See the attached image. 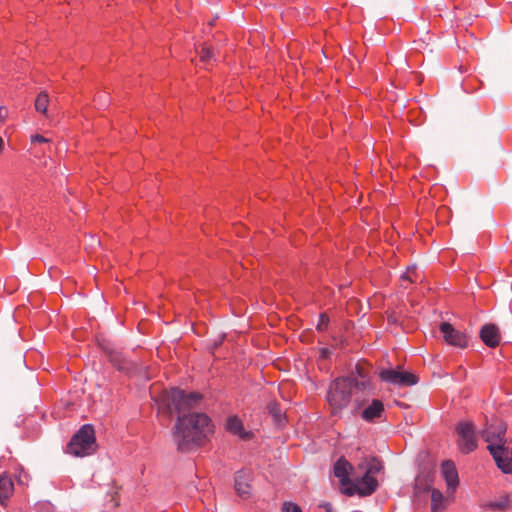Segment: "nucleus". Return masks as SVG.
Instances as JSON below:
<instances>
[{"instance_id": "nucleus-1", "label": "nucleus", "mask_w": 512, "mask_h": 512, "mask_svg": "<svg viewBox=\"0 0 512 512\" xmlns=\"http://www.w3.org/2000/svg\"><path fill=\"white\" fill-rule=\"evenodd\" d=\"M166 398L179 414L172 431L178 450L186 452L200 446L213 431L211 420L204 413L192 412L186 414V412L200 405L201 394L197 392L186 393L179 388H172Z\"/></svg>"}, {"instance_id": "nucleus-2", "label": "nucleus", "mask_w": 512, "mask_h": 512, "mask_svg": "<svg viewBox=\"0 0 512 512\" xmlns=\"http://www.w3.org/2000/svg\"><path fill=\"white\" fill-rule=\"evenodd\" d=\"M358 377L355 375L336 378L330 385L327 392V401L333 415H339L346 408L351 400L358 394L371 395L374 387L370 380L357 368ZM358 402V398H356Z\"/></svg>"}, {"instance_id": "nucleus-3", "label": "nucleus", "mask_w": 512, "mask_h": 512, "mask_svg": "<svg viewBox=\"0 0 512 512\" xmlns=\"http://www.w3.org/2000/svg\"><path fill=\"white\" fill-rule=\"evenodd\" d=\"M382 469L381 462L376 458H371L360 463L357 471L352 473L351 484L344 490V494L352 496L358 494L360 496L371 495L378 486L376 474Z\"/></svg>"}, {"instance_id": "nucleus-4", "label": "nucleus", "mask_w": 512, "mask_h": 512, "mask_svg": "<svg viewBox=\"0 0 512 512\" xmlns=\"http://www.w3.org/2000/svg\"><path fill=\"white\" fill-rule=\"evenodd\" d=\"M95 450V432L94 428L89 424L83 425L71 438L67 445V453L76 457H84L90 455Z\"/></svg>"}, {"instance_id": "nucleus-5", "label": "nucleus", "mask_w": 512, "mask_h": 512, "mask_svg": "<svg viewBox=\"0 0 512 512\" xmlns=\"http://www.w3.org/2000/svg\"><path fill=\"white\" fill-rule=\"evenodd\" d=\"M457 434V446L463 454H469L476 450L478 438L475 425L472 421H461L455 428Z\"/></svg>"}, {"instance_id": "nucleus-6", "label": "nucleus", "mask_w": 512, "mask_h": 512, "mask_svg": "<svg viewBox=\"0 0 512 512\" xmlns=\"http://www.w3.org/2000/svg\"><path fill=\"white\" fill-rule=\"evenodd\" d=\"M378 376L386 384L397 387L411 386L418 381L414 374L402 371L399 368H381L378 371Z\"/></svg>"}, {"instance_id": "nucleus-7", "label": "nucleus", "mask_w": 512, "mask_h": 512, "mask_svg": "<svg viewBox=\"0 0 512 512\" xmlns=\"http://www.w3.org/2000/svg\"><path fill=\"white\" fill-rule=\"evenodd\" d=\"M490 454L495 460L497 467L507 474H512V443L509 441L503 445L487 446Z\"/></svg>"}, {"instance_id": "nucleus-8", "label": "nucleus", "mask_w": 512, "mask_h": 512, "mask_svg": "<svg viewBox=\"0 0 512 512\" xmlns=\"http://www.w3.org/2000/svg\"><path fill=\"white\" fill-rule=\"evenodd\" d=\"M507 427L504 422L500 420H495L482 431L483 439L488 443V446L493 444L495 445H503L509 442L505 438Z\"/></svg>"}, {"instance_id": "nucleus-9", "label": "nucleus", "mask_w": 512, "mask_h": 512, "mask_svg": "<svg viewBox=\"0 0 512 512\" xmlns=\"http://www.w3.org/2000/svg\"><path fill=\"white\" fill-rule=\"evenodd\" d=\"M439 329L448 344L459 348H465L468 345L467 336L456 330L450 323L442 322Z\"/></svg>"}, {"instance_id": "nucleus-10", "label": "nucleus", "mask_w": 512, "mask_h": 512, "mask_svg": "<svg viewBox=\"0 0 512 512\" xmlns=\"http://www.w3.org/2000/svg\"><path fill=\"white\" fill-rule=\"evenodd\" d=\"M333 471L334 476L339 479V482L344 491L345 488L351 484L352 473L355 471L352 469L351 464L344 458L337 460V462L334 464Z\"/></svg>"}, {"instance_id": "nucleus-11", "label": "nucleus", "mask_w": 512, "mask_h": 512, "mask_svg": "<svg viewBox=\"0 0 512 512\" xmlns=\"http://www.w3.org/2000/svg\"><path fill=\"white\" fill-rule=\"evenodd\" d=\"M225 429L230 434L237 436L244 441L250 440L253 437V433L245 429L242 420L236 415H232L227 418Z\"/></svg>"}, {"instance_id": "nucleus-12", "label": "nucleus", "mask_w": 512, "mask_h": 512, "mask_svg": "<svg viewBox=\"0 0 512 512\" xmlns=\"http://www.w3.org/2000/svg\"><path fill=\"white\" fill-rule=\"evenodd\" d=\"M480 338L488 347L495 348L500 343L501 335L495 324H485L480 330Z\"/></svg>"}, {"instance_id": "nucleus-13", "label": "nucleus", "mask_w": 512, "mask_h": 512, "mask_svg": "<svg viewBox=\"0 0 512 512\" xmlns=\"http://www.w3.org/2000/svg\"><path fill=\"white\" fill-rule=\"evenodd\" d=\"M250 473L245 470L238 471L234 478V487L237 494L245 498L250 494Z\"/></svg>"}, {"instance_id": "nucleus-14", "label": "nucleus", "mask_w": 512, "mask_h": 512, "mask_svg": "<svg viewBox=\"0 0 512 512\" xmlns=\"http://www.w3.org/2000/svg\"><path fill=\"white\" fill-rule=\"evenodd\" d=\"M442 475L446 481L448 489L454 491L458 486L459 478L456 467L452 461H445L442 463Z\"/></svg>"}, {"instance_id": "nucleus-15", "label": "nucleus", "mask_w": 512, "mask_h": 512, "mask_svg": "<svg viewBox=\"0 0 512 512\" xmlns=\"http://www.w3.org/2000/svg\"><path fill=\"white\" fill-rule=\"evenodd\" d=\"M384 413V405L382 401L373 399L372 402L362 411V418L368 422L374 421L382 417Z\"/></svg>"}, {"instance_id": "nucleus-16", "label": "nucleus", "mask_w": 512, "mask_h": 512, "mask_svg": "<svg viewBox=\"0 0 512 512\" xmlns=\"http://www.w3.org/2000/svg\"><path fill=\"white\" fill-rule=\"evenodd\" d=\"M13 482L10 477L0 475V501L8 499L13 493Z\"/></svg>"}, {"instance_id": "nucleus-17", "label": "nucleus", "mask_w": 512, "mask_h": 512, "mask_svg": "<svg viewBox=\"0 0 512 512\" xmlns=\"http://www.w3.org/2000/svg\"><path fill=\"white\" fill-rule=\"evenodd\" d=\"M445 498L439 490L431 492V512H441L444 509Z\"/></svg>"}, {"instance_id": "nucleus-18", "label": "nucleus", "mask_w": 512, "mask_h": 512, "mask_svg": "<svg viewBox=\"0 0 512 512\" xmlns=\"http://www.w3.org/2000/svg\"><path fill=\"white\" fill-rule=\"evenodd\" d=\"M510 503H511V500H510L509 496L504 495L495 501H491L488 504V507L494 511H502V510L508 509L510 506Z\"/></svg>"}, {"instance_id": "nucleus-19", "label": "nucleus", "mask_w": 512, "mask_h": 512, "mask_svg": "<svg viewBox=\"0 0 512 512\" xmlns=\"http://www.w3.org/2000/svg\"><path fill=\"white\" fill-rule=\"evenodd\" d=\"M49 104L48 94L41 92L35 100V109L43 114H46Z\"/></svg>"}, {"instance_id": "nucleus-20", "label": "nucleus", "mask_w": 512, "mask_h": 512, "mask_svg": "<svg viewBox=\"0 0 512 512\" xmlns=\"http://www.w3.org/2000/svg\"><path fill=\"white\" fill-rule=\"evenodd\" d=\"M419 274L416 270V267H408L406 272L402 274L401 280L404 282L408 281L409 283H414L418 280Z\"/></svg>"}, {"instance_id": "nucleus-21", "label": "nucleus", "mask_w": 512, "mask_h": 512, "mask_svg": "<svg viewBox=\"0 0 512 512\" xmlns=\"http://www.w3.org/2000/svg\"><path fill=\"white\" fill-rule=\"evenodd\" d=\"M268 409L270 414L274 417L275 421L278 423H281L284 419V416L282 414L281 409L279 408V405L275 402L270 403L268 405Z\"/></svg>"}, {"instance_id": "nucleus-22", "label": "nucleus", "mask_w": 512, "mask_h": 512, "mask_svg": "<svg viewBox=\"0 0 512 512\" xmlns=\"http://www.w3.org/2000/svg\"><path fill=\"white\" fill-rule=\"evenodd\" d=\"M200 61L204 64L209 63L213 58L212 50L208 46L201 47L199 51Z\"/></svg>"}, {"instance_id": "nucleus-23", "label": "nucleus", "mask_w": 512, "mask_h": 512, "mask_svg": "<svg viewBox=\"0 0 512 512\" xmlns=\"http://www.w3.org/2000/svg\"><path fill=\"white\" fill-rule=\"evenodd\" d=\"M282 512H302L300 506L293 502H284L282 505Z\"/></svg>"}, {"instance_id": "nucleus-24", "label": "nucleus", "mask_w": 512, "mask_h": 512, "mask_svg": "<svg viewBox=\"0 0 512 512\" xmlns=\"http://www.w3.org/2000/svg\"><path fill=\"white\" fill-rule=\"evenodd\" d=\"M329 317L326 314H320L319 322L317 324V330L325 331L328 327Z\"/></svg>"}, {"instance_id": "nucleus-25", "label": "nucleus", "mask_w": 512, "mask_h": 512, "mask_svg": "<svg viewBox=\"0 0 512 512\" xmlns=\"http://www.w3.org/2000/svg\"><path fill=\"white\" fill-rule=\"evenodd\" d=\"M32 143H48L50 140L42 135L36 134L31 137Z\"/></svg>"}, {"instance_id": "nucleus-26", "label": "nucleus", "mask_w": 512, "mask_h": 512, "mask_svg": "<svg viewBox=\"0 0 512 512\" xmlns=\"http://www.w3.org/2000/svg\"><path fill=\"white\" fill-rule=\"evenodd\" d=\"M319 508L323 509L325 512H334L332 505L328 502L320 504Z\"/></svg>"}, {"instance_id": "nucleus-27", "label": "nucleus", "mask_w": 512, "mask_h": 512, "mask_svg": "<svg viewBox=\"0 0 512 512\" xmlns=\"http://www.w3.org/2000/svg\"><path fill=\"white\" fill-rule=\"evenodd\" d=\"M7 116V110L4 107H0V121H3Z\"/></svg>"}]
</instances>
